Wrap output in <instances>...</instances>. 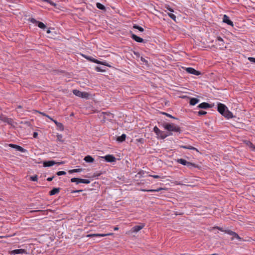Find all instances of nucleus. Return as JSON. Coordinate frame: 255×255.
<instances>
[{
    "instance_id": "nucleus-46",
    "label": "nucleus",
    "mask_w": 255,
    "mask_h": 255,
    "mask_svg": "<svg viewBox=\"0 0 255 255\" xmlns=\"http://www.w3.org/2000/svg\"><path fill=\"white\" fill-rule=\"evenodd\" d=\"M86 59H88L89 60H90V61H92L93 62V59H94V58L92 57H89V56H84Z\"/></svg>"
},
{
    "instance_id": "nucleus-56",
    "label": "nucleus",
    "mask_w": 255,
    "mask_h": 255,
    "mask_svg": "<svg viewBox=\"0 0 255 255\" xmlns=\"http://www.w3.org/2000/svg\"><path fill=\"white\" fill-rule=\"evenodd\" d=\"M143 139L142 138H140L138 139V141H141Z\"/></svg>"
},
{
    "instance_id": "nucleus-5",
    "label": "nucleus",
    "mask_w": 255,
    "mask_h": 255,
    "mask_svg": "<svg viewBox=\"0 0 255 255\" xmlns=\"http://www.w3.org/2000/svg\"><path fill=\"white\" fill-rule=\"evenodd\" d=\"M225 233L233 236L231 238V240L237 239L239 242L244 241V240L240 237L237 233L232 231V230H227V231H225Z\"/></svg>"
},
{
    "instance_id": "nucleus-31",
    "label": "nucleus",
    "mask_w": 255,
    "mask_h": 255,
    "mask_svg": "<svg viewBox=\"0 0 255 255\" xmlns=\"http://www.w3.org/2000/svg\"><path fill=\"white\" fill-rule=\"evenodd\" d=\"M57 140L59 141L60 142H63L64 140H63V136L61 134H58L57 135Z\"/></svg>"
},
{
    "instance_id": "nucleus-47",
    "label": "nucleus",
    "mask_w": 255,
    "mask_h": 255,
    "mask_svg": "<svg viewBox=\"0 0 255 255\" xmlns=\"http://www.w3.org/2000/svg\"><path fill=\"white\" fill-rule=\"evenodd\" d=\"M166 8L168 11H169L171 12H174V10L172 8H171L169 6H167Z\"/></svg>"
},
{
    "instance_id": "nucleus-18",
    "label": "nucleus",
    "mask_w": 255,
    "mask_h": 255,
    "mask_svg": "<svg viewBox=\"0 0 255 255\" xmlns=\"http://www.w3.org/2000/svg\"><path fill=\"white\" fill-rule=\"evenodd\" d=\"M131 33V38L135 40L137 42L142 43L144 41L143 39L142 38L137 36L136 35L132 33L131 31L130 32Z\"/></svg>"
},
{
    "instance_id": "nucleus-10",
    "label": "nucleus",
    "mask_w": 255,
    "mask_h": 255,
    "mask_svg": "<svg viewBox=\"0 0 255 255\" xmlns=\"http://www.w3.org/2000/svg\"><path fill=\"white\" fill-rule=\"evenodd\" d=\"M113 235V233H108V234H90L87 235V237L88 238H93V237H104L108 236H111Z\"/></svg>"
},
{
    "instance_id": "nucleus-38",
    "label": "nucleus",
    "mask_w": 255,
    "mask_h": 255,
    "mask_svg": "<svg viewBox=\"0 0 255 255\" xmlns=\"http://www.w3.org/2000/svg\"><path fill=\"white\" fill-rule=\"evenodd\" d=\"M207 114V112L204 111H199L198 112V116H202V115H205Z\"/></svg>"
},
{
    "instance_id": "nucleus-39",
    "label": "nucleus",
    "mask_w": 255,
    "mask_h": 255,
    "mask_svg": "<svg viewBox=\"0 0 255 255\" xmlns=\"http://www.w3.org/2000/svg\"><path fill=\"white\" fill-rule=\"evenodd\" d=\"M249 145L252 148L253 151H255V146L251 142H249Z\"/></svg>"
},
{
    "instance_id": "nucleus-9",
    "label": "nucleus",
    "mask_w": 255,
    "mask_h": 255,
    "mask_svg": "<svg viewBox=\"0 0 255 255\" xmlns=\"http://www.w3.org/2000/svg\"><path fill=\"white\" fill-rule=\"evenodd\" d=\"M29 21L32 23L37 24V26L41 29H44L46 28V25L43 22L37 21L34 18H30L29 19Z\"/></svg>"
},
{
    "instance_id": "nucleus-2",
    "label": "nucleus",
    "mask_w": 255,
    "mask_h": 255,
    "mask_svg": "<svg viewBox=\"0 0 255 255\" xmlns=\"http://www.w3.org/2000/svg\"><path fill=\"white\" fill-rule=\"evenodd\" d=\"M163 128L167 130L168 133L172 132H181L180 128L173 123H165L163 125Z\"/></svg>"
},
{
    "instance_id": "nucleus-8",
    "label": "nucleus",
    "mask_w": 255,
    "mask_h": 255,
    "mask_svg": "<svg viewBox=\"0 0 255 255\" xmlns=\"http://www.w3.org/2000/svg\"><path fill=\"white\" fill-rule=\"evenodd\" d=\"M73 93L75 96L81 98H87L88 97V94L87 92H81L76 89L73 90Z\"/></svg>"
},
{
    "instance_id": "nucleus-49",
    "label": "nucleus",
    "mask_w": 255,
    "mask_h": 255,
    "mask_svg": "<svg viewBox=\"0 0 255 255\" xmlns=\"http://www.w3.org/2000/svg\"><path fill=\"white\" fill-rule=\"evenodd\" d=\"M37 136H38V133H37V132H33V137H34V138H37Z\"/></svg>"
},
{
    "instance_id": "nucleus-14",
    "label": "nucleus",
    "mask_w": 255,
    "mask_h": 255,
    "mask_svg": "<svg viewBox=\"0 0 255 255\" xmlns=\"http://www.w3.org/2000/svg\"><path fill=\"white\" fill-rule=\"evenodd\" d=\"M186 71L188 73H190V74H193L194 75L199 76V75H201V72L200 71H197V70H195L194 68H192V67L186 68Z\"/></svg>"
},
{
    "instance_id": "nucleus-19",
    "label": "nucleus",
    "mask_w": 255,
    "mask_h": 255,
    "mask_svg": "<svg viewBox=\"0 0 255 255\" xmlns=\"http://www.w3.org/2000/svg\"><path fill=\"white\" fill-rule=\"evenodd\" d=\"M144 226L145 225L144 224H141L140 225L135 226L133 227H132V231L133 232H137L139 231L140 230H141L142 229H143L144 228Z\"/></svg>"
},
{
    "instance_id": "nucleus-11",
    "label": "nucleus",
    "mask_w": 255,
    "mask_h": 255,
    "mask_svg": "<svg viewBox=\"0 0 255 255\" xmlns=\"http://www.w3.org/2000/svg\"><path fill=\"white\" fill-rule=\"evenodd\" d=\"M215 42L216 44L219 46L220 49H223L225 47L224 41L220 36L217 37Z\"/></svg>"
},
{
    "instance_id": "nucleus-23",
    "label": "nucleus",
    "mask_w": 255,
    "mask_h": 255,
    "mask_svg": "<svg viewBox=\"0 0 255 255\" xmlns=\"http://www.w3.org/2000/svg\"><path fill=\"white\" fill-rule=\"evenodd\" d=\"M84 160L86 162H88V163H92L94 161V158H93L90 155H87L84 158Z\"/></svg>"
},
{
    "instance_id": "nucleus-40",
    "label": "nucleus",
    "mask_w": 255,
    "mask_h": 255,
    "mask_svg": "<svg viewBox=\"0 0 255 255\" xmlns=\"http://www.w3.org/2000/svg\"><path fill=\"white\" fill-rule=\"evenodd\" d=\"M101 65H105V66H108V67H111V65H109L106 61H101Z\"/></svg>"
},
{
    "instance_id": "nucleus-16",
    "label": "nucleus",
    "mask_w": 255,
    "mask_h": 255,
    "mask_svg": "<svg viewBox=\"0 0 255 255\" xmlns=\"http://www.w3.org/2000/svg\"><path fill=\"white\" fill-rule=\"evenodd\" d=\"M27 254L26 250L25 249H16L14 250L13 251H11L10 252V255H16V254Z\"/></svg>"
},
{
    "instance_id": "nucleus-48",
    "label": "nucleus",
    "mask_w": 255,
    "mask_h": 255,
    "mask_svg": "<svg viewBox=\"0 0 255 255\" xmlns=\"http://www.w3.org/2000/svg\"><path fill=\"white\" fill-rule=\"evenodd\" d=\"M54 177H55V176H52V177H48V178H47V180L48 181H49V182H50V181H51L53 180V179L54 178Z\"/></svg>"
},
{
    "instance_id": "nucleus-6",
    "label": "nucleus",
    "mask_w": 255,
    "mask_h": 255,
    "mask_svg": "<svg viewBox=\"0 0 255 255\" xmlns=\"http://www.w3.org/2000/svg\"><path fill=\"white\" fill-rule=\"evenodd\" d=\"M71 182L73 183L75 182L76 184H78L79 183L89 184L90 183V181L89 179L75 177L71 178Z\"/></svg>"
},
{
    "instance_id": "nucleus-44",
    "label": "nucleus",
    "mask_w": 255,
    "mask_h": 255,
    "mask_svg": "<svg viewBox=\"0 0 255 255\" xmlns=\"http://www.w3.org/2000/svg\"><path fill=\"white\" fill-rule=\"evenodd\" d=\"M83 190H72L71 191V193H79L81 192H82Z\"/></svg>"
},
{
    "instance_id": "nucleus-52",
    "label": "nucleus",
    "mask_w": 255,
    "mask_h": 255,
    "mask_svg": "<svg viewBox=\"0 0 255 255\" xmlns=\"http://www.w3.org/2000/svg\"><path fill=\"white\" fill-rule=\"evenodd\" d=\"M119 230V228H118V227H115L114 228V231H117V230Z\"/></svg>"
},
{
    "instance_id": "nucleus-54",
    "label": "nucleus",
    "mask_w": 255,
    "mask_h": 255,
    "mask_svg": "<svg viewBox=\"0 0 255 255\" xmlns=\"http://www.w3.org/2000/svg\"><path fill=\"white\" fill-rule=\"evenodd\" d=\"M41 115H43V116H45L46 115L45 114L43 113H40Z\"/></svg>"
},
{
    "instance_id": "nucleus-43",
    "label": "nucleus",
    "mask_w": 255,
    "mask_h": 255,
    "mask_svg": "<svg viewBox=\"0 0 255 255\" xmlns=\"http://www.w3.org/2000/svg\"><path fill=\"white\" fill-rule=\"evenodd\" d=\"M149 176L152 177L154 178H161V177L157 175H149Z\"/></svg>"
},
{
    "instance_id": "nucleus-27",
    "label": "nucleus",
    "mask_w": 255,
    "mask_h": 255,
    "mask_svg": "<svg viewBox=\"0 0 255 255\" xmlns=\"http://www.w3.org/2000/svg\"><path fill=\"white\" fill-rule=\"evenodd\" d=\"M96 6L99 9L103 10H106L105 6L103 4H102V3H101L100 2L96 3Z\"/></svg>"
},
{
    "instance_id": "nucleus-32",
    "label": "nucleus",
    "mask_w": 255,
    "mask_h": 255,
    "mask_svg": "<svg viewBox=\"0 0 255 255\" xmlns=\"http://www.w3.org/2000/svg\"><path fill=\"white\" fill-rule=\"evenodd\" d=\"M168 15L174 21H176V16L175 14L172 13H168Z\"/></svg>"
},
{
    "instance_id": "nucleus-17",
    "label": "nucleus",
    "mask_w": 255,
    "mask_h": 255,
    "mask_svg": "<svg viewBox=\"0 0 255 255\" xmlns=\"http://www.w3.org/2000/svg\"><path fill=\"white\" fill-rule=\"evenodd\" d=\"M223 22H224V23H226L227 24H228L229 25H231L232 26H234V24H233V21H232L230 19L228 15H226V14L224 15V16H223Z\"/></svg>"
},
{
    "instance_id": "nucleus-33",
    "label": "nucleus",
    "mask_w": 255,
    "mask_h": 255,
    "mask_svg": "<svg viewBox=\"0 0 255 255\" xmlns=\"http://www.w3.org/2000/svg\"><path fill=\"white\" fill-rule=\"evenodd\" d=\"M162 114L166 116L167 117H168L169 118H172V119H177V118H176L175 117L172 116V115H170V114H169L168 113H165V112H162Z\"/></svg>"
},
{
    "instance_id": "nucleus-12",
    "label": "nucleus",
    "mask_w": 255,
    "mask_h": 255,
    "mask_svg": "<svg viewBox=\"0 0 255 255\" xmlns=\"http://www.w3.org/2000/svg\"><path fill=\"white\" fill-rule=\"evenodd\" d=\"M8 146L13 148H15L16 150L19 151L21 152H25L27 151V150L23 148L22 147H21L19 145H16V144L10 143L8 144Z\"/></svg>"
},
{
    "instance_id": "nucleus-24",
    "label": "nucleus",
    "mask_w": 255,
    "mask_h": 255,
    "mask_svg": "<svg viewBox=\"0 0 255 255\" xmlns=\"http://www.w3.org/2000/svg\"><path fill=\"white\" fill-rule=\"evenodd\" d=\"M126 134L124 133L117 137V141L119 142H122L126 140Z\"/></svg>"
},
{
    "instance_id": "nucleus-22",
    "label": "nucleus",
    "mask_w": 255,
    "mask_h": 255,
    "mask_svg": "<svg viewBox=\"0 0 255 255\" xmlns=\"http://www.w3.org/2000/svg\"><path fill=\"white\" fill-rule=\"evenodd\" d=\"M163 188H158L156 189H142L141 191L147 192H159L161 190H163Z\"/></svg>"
},
{
    "instance_id": "nucleus-25",
    "label": "nucleus",
    "mask_w": 255,
    "mask_h": 255,
    "mask_svg": "<svg viewBox=\"0 0 255 255\" xmlns=\"http://www.w3.org/2000/svg\"><path fill=\"white\" fill-rule=\"evenodd\" d=\"M199 99L195 98H192L190 99L189 103L191 105L194 106L196 104L199 103Z\"/></svg>"
},
{
    "instance_id": "nucleus-34",
    "label": "nucleus",
    "mask_w": 255,
    "mask_h": 255,
    "mask_svg": "<svg viewBox=\"0 0 255 255\" xmlns=\"http://www.w3.org/2000/svg\"><path fill=\"white\" fill-rule=\"evenodd\" d=\"M30 178V180L32 181H37L38 180V177L37 175L31 176Z\"/></svg>"
},
{
    "instance_id": "nucleus-13",
    "label": "nucleus",
    "mask_w": 255,
    "mask_h": 255,
    "mask_svg": "<svg viewBox=\"0 0 255 255\" xmlns=\"http://www.w3.org/2000/svg\"><path fill=\"white\" fill-rule=\"evenodd\" d=\"M57 163L58 164H61L63 163V162H57ZM56 164H57V162H56L55 161L49 160V161H44L43 163V165L44 167H50V166H52Z\"/></svg>"
},
{
    "instance_id": "nucleus-53",
    "label": "nucleus",
    "mask_w": 255,
    "mask_h": 255,
    "mask_svg": "<svg viewBox=\"0 0 255 255\" xmlns=\"http://www.w3.org/2000/svg\"><path fill=\"white\" fill-rule=\"evenodd\" d=\"M45 116H46V117H47L48 118L50 119V120H51V119H52V118H50L48 115H45Z\"/></svg>"
},
{
    "instance_id": "nucleus-21",
    "label": "nucleus",
    "mask_w": 255,
    "mask_h": 255,
    "mask_svg": "<svg viewBox=\"0 0 255 255\" xmlns=\"http://www.w3.org/2000/svg\"><path fill=\"white\" fill-rule=\"evenodd\" d=\"M180 147L184 149L193 150L196 151L197 152H199V150L197 148L191 145H180Z\"/></svg>"
},
{
    "instance_id": "nucleus-28",
    "label": "nucleus",
    "mask_w": 255,
    "mask_h": 255,
    "mask_svg": "<svg viewBox=\"0 0 255 255\" xmlns=\"http://www.w3.org/2000/svg\"><path fill=\"white\" fill-rule=\"evenodd\" d=\"M83 171V169L82 168H77V169H71L68 171V172L70 174L74 173V172H81Z\"/></svg>"
},
{
    "instance_id": "nucleus-57",
    "label": "nucleus",
    "mask_w": 255,
    "mask_h": 255,
    "mask_svg": "<svg viewBox=\"0 0 255 255\" xmlns=\"http://www.w3.org/2000/svg\"><path fill=\"white\" fill-rule=\"evenodd\" d=\"M50 30H49V29L47 31V33H50Z\"/></svg>"
},
{
    "instance_id": "nucleus-45",
    "label": "nucleus",
    "mask_w": 255,
    "mask_h": 255,
    "mask_svg": "<svg viewBox=\"0 0 255 255\" xmlns=\"http://www.w3.org/2000/svg\"><path fill=\"white\" fill-rule=\"evenodd\" d=\"M93 62L95 63H96V64H101V61H100L97 59H93Z\"/></svg>"
},
{
    "instance_id": "nucleus-30",
    "label": "nucleus",
    "mask_w": 255,
    "mask_h": 255,
    "mask_svg": "<svg viewBox=\"0 0 255 255\" xmlns=\"http://www.w3.org/2000/svg\"><path fill=\"white\" fill-rule=\"evenodd\" d=\"M51 120L52 121L57 127L59 128L63 127V125L61 123L58 122L57 121L53 120V119H51Z\"/></svg>"
},
{
    "instance_id": "nucleus-55",
    "label": "nucleus",
    "mask_w": 255,
    "mask_h": 255,
    "mask_svg": "<svg viewBox=\"0 0 255 255\" xmlns=\"http://www.w3.org/2000/svg\"><path fill=\"white\" fill-rule=\"evenodd\" d=\"M5 236H0V239L5 238Z\"/></svg>"
},
{
    "instance_id": "nucleus-4",
    "label": "nucleus",
    "mask_w": 255,
    "mask_h": 255,
    "mask_svg": "<svg viewBox=\"0 0 255 255\" xmlns=\"http://www.w3.org/2000/svg\"><path fill=\"white\" fill-rule=\"evenodd\" d=\"M177 162L182 165H185L190 168L197 167L195 164L188 162L186 160L183 158L177 159Z\"/></svg>"
},
{
    "instance_id": "nucleus-37",
    "label": "nucleus",
    "mask_w": 255,
    "mask_h": 255,
    "mask_svg": "<svg viewBox=\"0 0 255 255\" xmlns=\"http://www.w3.org/2000/svg\"><path fill=\"white\" fill-rule=\"evenodd\" d=\"M66 174V172L65 171H58L56 173V174L58 175V176H61V175H65Z\"/></svg>"
},
{
    "instance_id": "nucleus-36",
    "label": "nucleus",
    "mask_w": 255,
    "mask_h": 255,
    "mask_svg": "<svg viewBox=\"0 0 255 255\" xmlns=\"http://www.w3.org/2000/svg\"><path fill=\"white\" fill-rule=\"evenodd\" d=\"M43 1L47 2L48 3H49L51 5H52V6L56 5V4L54 2H53L52 1H51V0H43Z\"/></svg>"
},
{
    "instance_id": "nucleus-20",
    "label": "nucleus",
    "mask_w": 255,
    "mask_h": 255,
    "mask_svg": "<svg viewBox=\"0 0 255 255\" xmlns=\"http://www.w3.org/2000/svg\"><path fill=\"white\" fill-rule=\"evenodd\" d=\"M211 107V106L209 104L206 102H203L198 106V108L204 109H207Z\"/></svg>"
},
{
    "instance_id": "nucleus-29",
    "label": "nucleus",
    "mask_w": 255,
    "mask_h": 255,
    "mask_svg": "<svg viewBox=\"0 0 255 255\" xmlns=\"http://www.w3.org/2000/svg\"><path fill=\"white\" fill-rule=\"evenodd\" d=\"M133 28L138 30L140 32H143L144 31V29L142 27L136 24L133 25Z\"/></svg>"
},
{
    "instance_id": "nucleus-7",
    "label": "nucleus",
    "mask_w": 255,
    "mask_h": 255,
    "mask_svg": "<svg viewBox=\"0 0 255 255\" xmlns=\"http://www.w3.org/2000/svg\"><path fill=\"white\" fill-rule=\"evenodd\" d=\"M0 120L4 123H6L7 124L13 126V121L11 118H9L6 116L1 114L0 115Z\"/></svg>"
},
{
    "instance_id": "nucleus-50",
    "label": "nucleus",
    "mask_w": 255,
    "mask_h": 255,
    "mask_svg": "<svg viewBox=\"0 0 255 255\" xmlns=\"http://www.w3.org/2000/svg\"><path fill=\"white\" fill-rule=\"evenodd\" d=\"M176 185H183L182 183H180V182L176 181Z\"/></svg>"
},
{
    "instance_id": "nucleus-26",
    "label": "nucleus",
    "mask_w": 255,
    "mask_h": 255,
    "mask_svg": "<svg viewBox=\"0 0 255 255\" xmlns=\"http://www.w3.org/2000/svg\"><path fill=\"white\" fill-rule=\"evenodd\" d=\"M60 188H54L49 192V195L50 196L54 195L59 192Z\"/></svg>"
},
{
    "instance_id": "nucleus-42",
    "label": "nucleus",
    "mask_w": 255,
    "mask_h": 255,
    "mask_svg": "<svg viewBox=\"0 0 255 255\" xmlns=\"http://www.w3.org/2000/svg\"><path fill=\"white\" fill-rule=\"evenodd\" d=\"M95 70H96V71H97L98 72H104V71H105L104 70L102 69L100 67H98V66H97L95 68Z\"/></svg>"
},
{
    "instance_id": "nucleus-58",
    "label": "nucleus",
    "mask_w": 255,
    "mask_h": 255,
    "mask_svg": "<svg viewBox=\"0 0 255 255\" xmlns=\"http://www.w3.org/2000/svg\"><path fill=\"white\" fill-rule=\"evenodd\" d=\"M134 54L136 55L137 53L136 52H134Z\"/></svg>"
},
{
    "instance_id": "nucleus-51",
    "label": "nucleus",
    "mask_w": 255,
    "mask_h": 255,
    "mask_svg": "<svg viewBox=\"0 0 255 255\" xmlns=\"http://www.w3.org/2000/svg\"><path fill=\"white\" fill-rule=\"evenodd\" d=\"M42 211H42V210H38L32 211H31V212H42Z\"/></svg>"
},
{
    "instance_id": "nucleus-15",
    "label": "nucleus",
    "mask_w": 255,
    "mask_h": 255,
    "mask_svg": "<svg viewBox=\"0 0 255 255\" xmlns=\"http://www.w3.org/2000/svg\"><path fill=\"white\" fill-rule=\"evenodd\" d=\"M101 157L104 158L105 160L108 162H113L116 160V157L113 155L109 154L105 156H102Z\"/></svg>"
},
{
    "instance_id": "nucleus-35",
    "label": "nucleus",
    "mask_w": 255,
    "mask_h": 255,
    "mask_svg": "<svg viewBox=\"0 0 255 255\" xmlns=\"http://www.w3.org/2000/svg\"><path fill=\"white\" fill-rule=\"evenodd\" d=\"M217 229L219 230H220V231L223 232L224 233H225V231L227 230H224L223 228L218 227V226H215V227H213V229Z\"/></svg>"
},
{
    "instance_id": "nucleus-3",
    "label": "nucleus",
    "mask_w": 255,
    "mask_h": 255,
    "mask_svg": "<svg viewBox=\"0 0 255 255\" xmlns=\"http://www.w3.org/2000/svg\"><path fill=\"white\" fill-rule=\"evenodd\" d=\"M153 131L157 136L160 137L162 139H164L168 136L173 134L172 133H165L163 131L160 130L156 126L153 128Z\"/></svg>"
},
{
    "instance_id": "nucleus-1",
    "label": "nucleus",
    "mask_w": 255,
    "mask_h": 255,
    "mask_svg": "<svg viewBox=\"0 0 255 255\" xmlns=\"http://www.w3.org/2000/svg\"><path fill=\"white\" fill-rule=\"evenodd\" d=\"M217 110L223 116L228 119L233 117V113L228 110L225 105L222 103L218 104Z\"/></svg>"
},
{
    "instance_id": "nucleus-41",
    "label": "nucleus",
    "mask_w": 255,
    "mask_h": 255,
    "mask_svg": "<svg viewBox=\"0 0 255 255\" xmlns=\"http://www.w3.org/2000/svg\"><path fill=\"white\" fill-rule=\"evenodd\" d=\"M248 60L252 63H255V58L250 57L248 58Z\"/></svg>"
}]
</instances>
